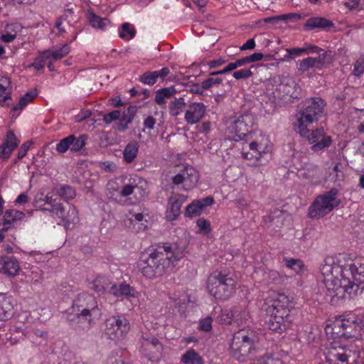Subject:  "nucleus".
I'll list each match as a JSON object with an SVG mask.
<instances>
[{
    "mask_svg": "<svg viewBox=\"0 0 364 364\" xmlns=\"http://www.w3.org/2000/svg\"><path fill=\"white\" fill-rule=\"evenodd\" d=\"M199 328L205 331H209L212 328V318L210 317H206L200 321Z\"/></svg>",
    "mask_w": 364,
    "mask_h": 364,
    "instance_id": "obj_60",
    "label": "nucleus"
},
{
    "mask_svg": "<svg viewBox=\"0 0 364 364\" xmlns=\"http://www.w3.org/2000/svg\"><path fill=\"white\" fill-rule=\"evenodd\" d=\"M206 89L203 87V82L201 85L194 84L190 87V92L192 94L202 95Z\"/></svg>",
    "mask_w": 364,
    "mask_h": 364,
    "instance_id": "obj_63",
    "label": "nucleus"
},
{
    "mask_svg": "<svg viewBox=\"0 0 364 364\" xmlns=\"http://www.w3.org/2000/svg\"><path fill=\"white\" fill-rule=\"evenodd\" d=\"M111 285L112 282L107 277L97 276L92 282L90 288L98 294H104Z\"/></svg>",
    "mask_w": 364,
    "mask_h": 364,
    "instance_id": "obj_34",
    "label": "nucleus"
},
{
    "mask_svg": "<svg viewBox=\"0 0 364 364\" xmlns=\"http://www.w3.org/2000/svg\"><path fill=\"white\" fill-rule=\"evenodd\" d=\"M186 103L183 97L175 98L168 105L169 114L172 117H178L185 112Z\"/></svg>",
    "mask_w": 364,
    "mask_h": 364,
    "instance_id": "obj_30",
    "label": "nucleus"
},
{
    "mask_svg": "<svg viewBox=\"0 0 364 364\" xmlns=\"http://www.w3.org/2000/svg\"><path fill=\"white\" fill-rule=\"evenodd\" d=\"M263 280L267 284L276 283L279 280V274L275 270H268L264 272Z\"/></svg>",
    "mask_w": 364,
    "mask_h": 364,
    "instance_id": "obj_49",
    "label": "nucleus"
},
{
    "mask_svg": "<svg viewBox=\"0 0 364 364\" xmlns=\"http://www.w3.org/2000/svg\"><path fill=\"white\" fill-rule=\"evenodd\" d=\"M183 364H203V358L193 349H189L184 353L181 358Z\"/></svg>",
    "mask_w": 364,
    "mask_h": 364,
    "instance_id": "obj_36",
    "label": "nucleus"
},
{
    "mask_svg": "<svg viewBox=\"0 0 364 364\" xmlns=\"http://www.w3.org/2000/svg\"><path fill=\"white\" fill-rule=\"evenodd\" d=\"M284 261L286 267L292 269L296 274H301L304 270V265L301 259L284 258Z\"/></svg>",
    "mask_w": 364,
    "mask_h": 364,
    "instance_id": "obj_42",
    "label": "nucleus"
},
{
    "mask_svg": "<svg viewBox=\"0 0 364 364\" xmlns=\"http://www.w3.org/2000/svg\"><path fill=\"white\" fill-rule=\"evenodd\" d=\"M121 112L119 110L112 111L103 116V121L106 124H110L112 122L121 118Z\"/></svg>",
    "mask_w": 364,
    "mask_h": 364,
    "instance_id": "obj_54",
    "label": "nucleus"
},
{
    "mask_svg": "<svg viewBox=\"0 0 364 364\" xmlns=\"http://www.w3.org/2000/svg\"><path fill=\"white\" fill-rule=\"evenodd\" d=\"M320 270L326 287V299L332 305H339L364 291L363 257L346 252L327 257Z\"/></svg>",
    "mask_w": 364,
    "mask_h": 364,
    "instance_id": "obj_1",
    "label": "nucleus"
},
{
    "mask_svg": "<svg viewBox=\"0 0 364 364\" xmlns=\"http://www.w3.org/2000/svg\"><path fill=\"white\" fill-rule=\"evenodd\" d=\"M306 106L296 114L294 130L301 136L309 133V128L324 113L325 101L320 97H314L306 102Z\"/></svg>",
    "mask_w": 364,
    "mask_h": 364,
    "instance_id": "obj_5",
    "label": "nucleus"
},
{
    "mask_svg": "<svg viewBox=\"0 0 364 364\" xmlns=\"http://www.w3.org/2000/svg\"><path fill=\"white\" fill-rule=\"evenodd\" d=\"M20 270V264L16 257L10 256L0 257V274L13 277L18 275Z\"/></svg>",
    "mask_w": 364,
    "mask_h": 364,
    "instance_id": "obj_23",
    "label": "nucleus"
},
{
    "mask_svg": "<svg viewBox=\"0 0 364 364\" xmlns=\"http://www.w3.org/2000/svg\"><path fill=\"white\" fill-rule=\"evenodd\" d=\"M338 193V189L331 188L317 196L309 208V218L320 219L333 211L341 203V200L337 197Z\"/></svg>",
    "mask_w": 364,
    "mask_h": 364,
    "instance_id": "obj_9",
    "label": "nucleus"
},
{
    "mask_svg": "<svg viewBox=\"0 0 364 364\" xmlns=\"http://www.w3.org/2000/svg\"><path fill=\"white\" fill-rule=\"evenodd\" d=\"M19 143L20 139L17 138L14 132L8 131L3 138L2 144L0 145V159L7 161Z\"/></svg>",
    "mask_w": 364,
    "mask_h": 364,
    "instance_id": "obj_20",
    "label": "nucleus"
},
{
    "mask_svg": "<svg viewBox=\"0 0 364 364\" xmlns=\"http://www.w3.org/2000/svg\"><path fill=\"white\" fill-rule=\"evenodd\" d=\"M142 350L150 358H156L161 351L162 346L157 338H146L142 343Z\"/></svg>",
    "mask_w": 364,
    "mask_h": 364,
    "instance_id": "obj_28",
    "label": "nucleus"
},
{
    "mask_svg": "<svg viewBox=\"0 0 364 364\" xmlns=\"http://www.w3.org/2000/svg\"><path fill=\"white\" fill-rule=\"evenodd\" d=\"M352 73L357 77H360L364 73V56H360L356 60Z\"/></svg>",
    "mask_w": 364,
    "mask_h": 364,
    "instance_id": "obj_51",
    "label": "nucleus"
},
{
    "mask_svg": "<svg viewBox=\"0 0 364 364\" xmlns=\"http://www.w3.org/2000/svg\"><path fill=\"white\" fill-rule=\"evenodd\" d=\"M233 322L242 324L250 317L249 311L245 306H235L232 307Z\"/></svg>",
    "mask_w": 364,
    "mask_h": 364,
    "instance_id": "obj_37",
    "label": "nucleus"
},
{
    "mask_svg": "<svg viewBox=\"0 0 364 364\" xmlns=\"http://www.w3.org/2000/svg\"><path fill=\"white\" fill-rule=\"evenodd\" d=\"M223 82L221 77H217V75H212L211 73L209 77L203 81V87L207 90H210L215 85H220Z\"/></svg>",
    "mask_w": 364,
    "mask_h": 364,
    "instance_id": "obj_45",
    "label": "nucleus"
},
{
    "mask_svg": "<svg viewBox=\"0 0 364 364\" xmlns=\"http://www.w3.org/2000/svg\"><path fill=\"white\" fill-rule=\"evenodd\" d=\"M350 350L342 347L338 342H332L325 352L328 364H348Z\"/></svg>",
    "mask_w": 364,
    "mask_h": 364,
    "instance_id": "obj_17",
    "label": "nucleus"
},
{
    "mask_svg": "<svg viewBox=\"0 0 364 364\" xmlns=\"http://www.w3.org/2000/svg\"><path fill=\"white\" fill-rule=\"evenodd\" d=\"M70 50V48L68 44H63L62 46L58 48L54 47L52 49L46 50L49 51L50 57L52 60H59L67 55Z\"/></svg>",
    "mask_w": 364,
    "mask_h": 364,
    "instance_id": "obj_38",
    "label": "nucleus"
},
{
    "mask_svg": "<svg viewBox=\"0 0 364 364\" xmlns=\"http://www.w3.org/2000/svg\"><path fill=\"white\" fill-rule=\"evenodd\" d=\"M37 96L36 91H30L22 96L18 103L14 106L12 112L21 111L28 103H30Z\"/></svg>",
    "mask_w": 364,
    "mask_h": 364,
    "instance_id": "obj_40",
    "label": "nucleus"
},
{
    "mask_svg": "<svg viewBox=\"0 0 364 364\" xmlns=\"http://www.w3.org/2000/svg\"><path fill=\"white\" fill-rule=\"evenodd\" d=\"M114 181H109L107 188L109 191H117L122 197H128L133 195L134 200L129 198V204H133L136 202L144 200L149 195V188L147 182L141 178H130L127 183L119 188L116 187Z\"/></svg>",
    "mask_w": 364,
    "mask_h": 364,
    "instance_id": "obj_8",
    "label": "nucleus"
},
{
    "mask_svg": "<svg viewBox=\"0 0 364 364\" xmlns=\"http://www.w3.org/2000/svg\"><path fill=\"white\" fill-rule=\"evenodd\" d=\"M129 328V323L124 317L113 316L105 321V334L113 341L123 339Z\"/></svg>",
    "mask_w": 364,
    "mask_h": 364,
    "instance_id": "obj_13",
    "label": "nucleus"
},
{
    "mask_svg": "<svg viewBox=\"0 0 364 364\" xmlns=\"http://www.w3.org/2000/svg\"><path fill=\"white\" fill-rule=\"evenodd\" d=\"M197 226L203 234H208L210 232V223L209 221L204 218H199L197 220Z\"/></svg>",
    "mask_w": 364,
    "mask_h": 364,
    "instance_id": "obj_56",
    "label": "nucleus"
},
{
    "mask_svg": "<svg viewBox=\"0 0 364 364\" xmlns=\"http://www.w3.org/2000/svg\"><path fill=\"white\" fill-rule=\"evenodd\" d=\"M266 300L269 306H275L279 309H289V299L284 294L272 291L269 294Z\"/></svg>",
    "mask_w": 364,
    "mask_h": 364,
    "instance_id": "obj_29",
    "label": "nucleus"
},
{
    "mask_svg": "<svg viewBox=\"0 0 364 364\" xmlns=\"http://www.w3.org/2000/svg\"><path fill=\"white\" fill-rule=\"evenodd\" d=\"M333 26V23L324 17L314 16L309 18L304 23V28L310 31L314 29H326Z\"/></svg>",
    "mask_w": 364,
    "mask_h": 364,
    "instance_id": "obj_27",
    "label": "nucleus"
},
{
    "mask_svg": "<svg viewBox=\"0 0 364 364\" xmlns=\"http://www.w3.org/2000/svg\"><path fill=\"white\" fill-rule=\"evenodd\" d=\"M49 51L44 50L41 52L34 60L32 66L37 70H43L45 67L47 60H52L50 57Z\"/></svg>",
    "mask_w": 364,
    "mask_h": 364,
    "instance_id": "obj_43",
    "label": "nucleus"
},
{
    "mask_svg": "<svg viewBox=\"0 0 364 364\" xmlns=\"http://www.w3.org/2000/svg\"><path fill=\"white\" fill-rule=\"evenodd\" d=\"M205 106L202 102H192L189 104L184 112V119L188 124L198 123L204 117Z\"/></svg>",
    "mask_w": 364,
    "mask_h": 364,
    "instance_id": "obj_19",
    "label": "nucleus"
},
{
    "mask_svg": "<svg viewBox=\"0 0 364 364\" xmlns=\"http://www.w3.org/2000/svg\"><path fill=\"white\" fill-rule=\"evenodd\" d=\"M277 360L269 356H262L257 360V364H274Z\"/></svg>",
    "mask_w": 364,
    "mask_h": 364,
    "instance_id": "obj_64",
    "label": "nucleus"
},
{
    "mask_svg": "<svg viewBox=\"0 0 364 364\" xmlns=\"http://www.w3.org/2000/svg\"><path fill=\"white\" fill-rule=\"evenodd\" d=\"M207 288L214 298L227 300L232 296L236 288L233 274L227 271H215L208 278Z\"/></svg>",
    "mask_w": 364,
    "mask_h": 364,
    "instance_id": "obj_7",
    "label": "nucleus"
},
{
    "mask_svg": "<svg viewBox=\"0 0 364 364\" xmlns=\"http://www.w3.org/2000/svg\"><path fill=\"white\" fill-rule=\"evenodd\" d=\"M131 122L132 117L127 118L125 115L123 114L119 119V122L116 125V129H117L119 132H124L127 129L128 124Z\"/></svg>",
    "mask_w": 364,
    "mask_h": 364,
    "instance_id": "obj_57",
    "label": "nucleus"
},
{
    "mask_svg": "<svg viewBox=\"0 0 364 364\" xmlns=\"http://www.w3.org/2000/svg\"><path fill=\"white\" fill-rule=\"evenodd\" d=\"M158 78L159 77L157 75V73L155 70V71L145 73L140 77V80L141 82H143L144 84H146L149 85H152L154 83H156Z\"/></svg>",
    "mask_w": 364,
    "mask_h": 364,
    "instance_id": "obj_46",
    "label": "nucleus"
},
{
    "mask_svg": "<svg viewBox=\"0 0 364 364\" xmlns=\"http://www.w3.org/2000/svg\"><path fill=\"white\" fill-rule=\"evenodd\" d=\"M306 106L296 114L294 130L301 136L309 133V128L324 113L325 101L320 97H314L306 102Z\"/></svg>",
    "mask_w": 364,
    "mask_h": 364,
    "instance_id": "obj_6",
    "label": "nucleus"
},
{
    "mask_svg": "<svg viewBox=\"0 0 364 364\" xmlns=\"http://www.w3.org/2000/svg\"><path fill=\"white\" fill-rule=\"evenodd\" d=\"M53 33L58 36H63L65 33H70L71 38L68 39V41L70 43L74 41L77 36L75 28L63 17H60L56 21Z\"/></svg>",
    "mask_w": 364,
    "mask_h": 364,
    "instance_id": "obj_25",
    "label": "nucleus"
},
{
    "mask_svg": "<svg viewBox=\"0 0 364 364\" xmlns=\"http://www.w3.org/2000/svg\"><path fill=\"white\" fill-rule=\"evenodd\" d=\"M68 312L77 318H84L90 324L93 319H97L101 316V311L95 297L87 293H82L77 296Z\"/></svg>",
    "mask_w": 364,
    "mask_h": 364,
    "instance_id": "obj_11",
    "label": "nucleus"
},
{
    "mask_svg": "<svg viewBox=\"0 0 364 364\" xmlns=\"http://www.w3.org/2000/svg\"><path fill=\"white\" fill-rule=\"evenodd\" d=\"M262 58H263V55L262 53H255L249 56L244 57L242 59V61H243V63L245 65L250 63L259 61L262 59Z\"/></svg>",
    "mask_w": 364,
    "mask_h": 364,
    "instance_id": "obj_59",
    "label": "nucleus"
},
{
    "mask_svg": "<svg viewBox=\"0 0 364 364\" xmlns=\"http://www.w3.org/2000/svg\"><path fill=\"white\" fill-rule=\"evenodd\" d=\"M136 35V30L133 25L129 23H124L119 30V36L124 41L132 39Z\"/></svg>",
    "mask_w": 364,
    "mask_h": 364,
    "instance_id": "obj_39",
    "label": "nucleus"
},
{
    "mask_svg": "<svg viewBox=\"0 0 364 364\" xmlns=\"http://www.w3.org/2000/svg\"><path fill=\"white\" fill-rule=\"evenodd\" d=\"M144 219V215L142 213H136L132 215V218L129 219V223L133 224L132 228L134 229L136 231H139L141 230H144L145 228V226H143L142 224H139L138 227H136V224H134V222H136V223H139L141 222Z\"/></svg>",
    "mask_w": 364,
    "mask_h": 364,
    "instance_id": "obj_53",
    "label": "nucleus"
},
{
    "mask_svg": "<svg viewBox=\"0 0 364 364\" xmlns=\"http://www.w3.org/2000/svg\"><path fill=\"white\" fill-rule=\"evenodd\" d=\"M14 299L6 294L0 293V320H6L14 314Z\"/></svg>",
    "mask_w": 364,
    "mask_h": 364,
    "instance_id": "obj_26",
    "label": "nucleus"
},
{
    "mask_svg": "<svg viewBox=\"0 0 364 364\" xmlns=\"http://www.w3.org/2000/svg\"><path fill=\"white\" fill-rule=\"evenodd\" d=\"M253 73L250 69H241L233 73V77L237 80L247 79L252 76Z\"/></svg>",
    "mask_w": 364,
    "mask_h": 364,
    "instance_id": "obj_58",
    "label": "nucleus"
},
{
    "mask_svg": "<svg viewBox=\"0 0 364 364\" xmlns=\"http://www.w3.org/2000/svg\"><path fill=\"white\" fill-rule=\"evenodd\" d=\"M243 65H244V63H243L242 59V58L237 59L235 62L229 63L223 69L218 70V71L212 72L211 75H218L220 74H225V73H229L232 70H234L237 68L242 67Z\"/></svg>",
    "mask_w": 364,
    "mask_h": 364,
    "instance_id": "obj_44",
    "label": "nucleus"
},
{
    "mask_svg": "<svg viewBox=\"0 0 364 364\" xmlns=\"http://www.w3.org/2000/svg\"><path fill=\"white\" fill-rule=\"evenodd\" d=\"M257 337L250 329H241L236 332L230 346V354L236 360L244 361L255 349Z\"/></svg>",
    "mask_w": 364,
    "mask_h": 364,
    "instance_id": "obj_10",
    "label": "nucleus"
},
{
    "mask_svg": "<svg viewBox=\"0 0 364 364\" xmlns=\"http://www.w3.org/2000/svg\"><path fill=\"white\" fill-rule=\"evenodd\" d=\"M186 200V196L180 194H173L168 201V207L166 213V218L168 221L177 219L181 213V208L183 203Z\"/></svg>",
    "mask_w": 364,
    "mask_h": 364,
    "instance_id": "obj_22",
    "label": "nucleus"
},
{
    "mask_svg": "<svg viewBox=\"0 0 364 364\" xmlns=\"http://www.w3.org/2000/svg\"><path fill=\"white\" fill-rule=\"evenodd\" d=\"M156 123V120L152 116L146 117L143 122L144 129L152 130Z\"/></svg>",
    "mask_w": 364,
    "mask_h": 364,
    "instance_id": "obj_61",
    "label": "nucleus"
},
{
    "mask_svg": "<svg viewBox=\"0 0 364 364\" xmlns=\"http://www.w3.org/2000/svg\"><path fill=\"white\" fill-rule=\"evenodd\" d=\"M88 20L92 27L100 31H105L110 24L108 18H102L94 13H89Z\"/></svg>",
    "mask_w": 364,
    "mask_h": 364,
    "instance_id": "obj_33",
    "label": "nucleus"
},
{
    "mask_svg": "<svg viewBox=\"0 0 364 364\" xmlns=\"http://www.w3.org/2000/svg\"><path fill=\"white\" fill-rule=\"evenodd\" d=\"M303 178L307 179L311 183H318L320 181V170L316 166L309 165L301 173Z\"/></svg>",
    "mask_w": 364,
    "mask_h": 364,
    "instance_id": "obj_32",
    "label": "nucleus"
},
{
    "mask_svg": "<svg viewBox=\"0 0 364 364\" xmlns=\"http://www.w3.org/2000/svg\"><path fill=\"white\" fill-rule=\"evenodd\" d=\"M203 208L201 200H194L186 207L185 215L191 218L196 217L201 213Z\"/></svg>",
    "mask_w": 364,
    "mask_h": 364,
    "instance_id": "obj_41",
    "label": "nucleus"
},
{
    "mask_svg": "<svg viewBox=\"0 0 364 364\" xmlns=\"http://www.w3.org/2000/svg\"><path fill=\"white\" fill-rule=\"evenodd\" d=\"M25 218V214L22 211L16 209L6 210L0 222V230L3 232L15 228L17 223L21 221Z\"/></svg>",
    "mask_w": 364,
    "mask_h": 364,
    "instance_id": "obj_21",
    "label": "nucleus"
},
{
    "mask_svg": "<svg viewBox=\"0 0 364 364\" xmlns=\"http://www.w3.org/2000/svg\"><path fill=\"white\" fill-rule=\"evenodd\" d=\"M73 140H72L73 141L71 144V151H77L84 147L87 136L85 135H81L78 138H75L73 135Z\"/></svg>",
    "mask_w": 364,
    "mask_h": 364,
    "instance_id": "obj_50",
    "label": "nucleus"
},
{
    "mask_svg": "<svg viewBox=\"0 0 364 364\" xmlns=\"http://www.w3.org/2000/svg\"><path fill=\"white\" fill-rule=\"evenodd\" d=\"M218 320L224 324H230L233 322V311L232 307L228 309H224L221 311L218 316Z\"/></svg>",
    "mask_w": 364,
    "mask_h": 364,
    "instance_id": "obj_47",
    "label": "nucleus"
},
{
    "mask_svg": "<svg viewBox=\"0 0 364 364\" xmlns=\"http://www.w3.org/2000/svg\"><path fill=\"white\" fill-rule=\"evenodd\" d=\"M108 292L117 299H122L123 297L128 299L137 298L139 294L134 287L124 282L120 283L119 285L112 283Z\"/></svg>",
    "mask_w": 364,
    "mask_h": 364,
    "instance_id": "obj_24",
    "label": "nucleus"
},
{
    "mask_svg": "<svg viewBox=\"0 0 364 364\" xmlns=\"http://www.w3.org/2000/svg\"><path fill=\"white\" fill-rule=\"evenodd\" d=\"M266 312L269 316V328L272 331L279 332L286 328L289 315V309H279L268 306Z\"/></svg>",
    "mask_w": 364,
    "mask_h": 364,
    "instance_id": "obj_14",
    "label": "nucleus"
},
{
    "mask_svg": "<svg viewBox=\"0 0 364 364\" xmlns=\"http://www.w3.org/2000/svg\"><path fill=\"white\" fill-rule=\"evenodd\" d=\"M177 93V90L173 86H170L159 89L156 91L154 97L155 102L158 105H163L166 102V98H170Z\"/></svg>",
    "mask_w": 364,
    "mask_h": 364,
    "instance_id": "obj_35",
    "label": "nucleus"
},
{
    "mask_svg": "<svg viewBox=\"0 0 364 364\" xmlns=\"http://www.w3.org/2000/svg\"><path fill=\"white\" fill-rule=\"evenodd\" d=\"M30 144H31L30 142H26V143H23L21 146V147L18 151V156H17L18 160L21 159L27 154V152L30 147Z\"/></svg>",
    "mask_w": 364,
    "mask_h": 364,
    "instance_id": "obj_62",
    "label": "nucleus"
},
{
    "mask_svg": "<svg viewBox=\"0 0 364 364\" xmlns=\"http://www.w3.org/2000/svg\"><path fill=\"white\" fill-rule=\"evenodd\" d=\"M255 123V118L250 114H244L235 116L230 119L227 129L228 132L237 136L238 139H242L250 132ZM235 140H237L236 139Z\"/></svg>",
    "mask_w": 364,
    "mask_h": 364,
    "instance_id": "obj_12",
    "label": "nucleus"
},
{
    "mask_svg": "<svg viewBox=\"0 0 364 364\" xmlns=\"http://www.w3.org/2000/svg\"><path fill=\"white\" fill-rule=\"evenodd\" d=\"M199 179L198 172L191 166H184L183 169L172 178V182L175 185L183 184L185 191H189L195 188Z\"/></svg>",
    "mask_w": 364,
    "mask_h": 364,
    "instance_id": "obj_15",
    "label": "nucleus"
},
{
    "mask_svg": "<svg viewBox=\"0 0 364 364\" xmlns=\"http://www.w3.org/2000/svg\"><path fill=\"white\" fill-rule=\"evenodd\" d=\"M313 68H316L314 58L312 57H309L303 59L300 62L299 70L301 72L304 73Z\"/></svg>",
    "mask_w": 364,
    "mask_h": 364,
    "instance_id": "obj_52",
    "label": "nucleus"
},
{
    "mask_svg": "<svg viewBox=\"0 0 364 364\" xmlns=\"http://www.w3.org/2000/svg\"><path fill=\"white\" fill-rule=\"evenodd\" d=\"M73 135L65 137L60 141L56 146V150L60 153H65L69 148L71 149Z\"/></svg>",
    "mask_w": 364,
    "mask_h": 364,
    "instance_id": "obj_48",
    "label": "nucleus"
},
{
    "mask_svg": "<svg viewBox=\"0 0 364 364\" xmlns=\"http://www.w3.org/2000/svg\"><path fill=\"white\" fill-rule=\"evenodd\" d=\"M325 331L333 339L358 338L364 333V316L348 313L326 326Z\"/></svg>",
    "mask_w": 364,
    "mask_h": 364,
    "instance_id": "obj_4",
    "label": "nucleus"
},
{
    "mask_svg": "<svg viewBox=\"0 0 364 364\" xmlns=\"http://www.w3.org/2000/svg\"><path fill=\"white\" fill-rule=\"evenodd\" d=\"M330 54L328 52H323L317 58H314L315 60L316 68L321 69L326 63H328V57Z\"/></svg>",
    "mask_w": 364,
    "mask_h": 364,
    "instance_id": "obj_55",
    "label": "nucleus"
},
{
    "mask_svg": "<svg viewBox=\"0 0 364 364\" xmlns=\"http://www.w3.org/2000/svg\"><path fill=\"white\" fill-rule=\"evenodd\" d=\"M75 196V191L71 186H55L43 199L48 205L45 210H48L54 218L59 219L67 228L70 224L75 223L78 218L75 207L68 203Z\"/></svg>",
    "mask_w": 364,
    "mask_h": 364,
    "instance_id": "obj_2",
    "label": "nucleus"
},
{
    "mask_svg": "<svg viewBox=\"0 0 364 364\" xmlns=\"http://www.w3.org/2000/svg\"><path fill=\"white\" fill-rule=\"evenodd\" d=\"M309 143L312 145L314 151H318L330 146L332 142L331 136L326 135L323 128L316 129L304 136Z\"/></svg>",
    "mask_w": 364,
    "mask_h": 364,
    "instance_id": "obj_18",
    "label": "nucleus"
},
{
    "mask_svg": "<svg viewBox=\"0 0 364 364\" xmlns=\"http://www.w3.org/2000/svg\"><path fill=\"white\" fill-rule=\"evenodd\" d=\"M139 145L136 141H132L127 144L123 151V159L126 163H132L136 158Z\"/></svg>",
    "mask_w": 364,
    "mask_h": 364,
    "instance_id": "obj_31",
    "label": "nucleus"
},
{
    "mask_svg": "<svg viewBox=\"0 0 364 364\" xmlns=\"http://www.w3.org/2000/svg\"><path fill=\"white\" fill-rule=\"evenodd\" d=\"M248 149L250 151H243L242 157L247 160H259L263 154L271 149V142L268 137L262 136L255 141L250 143Z\"/></svg>",
    "mask_w": 364,
    "mask_h": 364,
    "instance_id": "obj_16",
    "label": "nucleus"
},
{
    "mask_svg": "<svg viewBox=\"0 0 364 364\" xmlns=\"http://www.w3.org/2000/svg\"><path fill=\"white\" fill-rule=\"evenodd\" d=\"M182 257V252L170 246L158 247L146 258L141 257L137 263L141 273L148 279L161 277Z\"/></svg>",
    "mask_w": 364,
    "mask_h": 364,
    "instance_id": "obj_3",
    "label": "nucleus"
}]
</instances>
